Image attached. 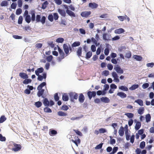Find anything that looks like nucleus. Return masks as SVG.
Segmentation results:
<instances>
[{
    "mask_svg": "<svg viewBox=\"0 0 154 154\" xmlns=\"http://www.w3.org/2000/svg\"><path fill=\"white\" fill-rule=\"evenodd\" d=\"M66 12L71 17H76L75 14L72 11L70 10L67 9L66 11Z\"/></svg>",
    "mask_w": 154,
    "mask_h": 154,
    "instance_id": "nucleus-19",
    "label": "nucleus"
},
{
    "mask_svg": "<svg viewBox=\"0 0 154 154\" xmlns=\"http://www.w3.org/2000/svg\"><path fill=\"white\" fill-rule=\"evenodd\" d=\"M14 147L12 149V150L14 152H16L20 151L21 149V146L20 144H17L15 143H13Z\"/></svg>",
    "mask_w": 154,
    "mask_h": 154,
    "instance_id": "nucleus-3",
    "label": "nucleus"
},
{
    "mask_svg": "<svg viewBox=\"0 0 154 154\" xmlns=\"http://www.w3.org/2000/svg\"><path fill=\"white\" fill-rule=\"evenodd\" d=\"M53 17L55 20H57L59 18V16L57 13H55L53 14Z\"/></svg>",
    "mask_w": 154,
    "mask_h": 154,
    "instance_id": "nucleus-57",
    "label": "nucleus"
},
{
    "mask_svg": "<svg viewBox=\"0 0 154 154\" xmlns=\"http://www.w3.org/2000/svg\"><path fill=\"white\" fill-rule=\"evenodd\" d=\"M57 114L58 116H66L67 115V114L66 113H65L61 111H59L57 112Z\"/></svg>",
    "mask_w": 154,
    "mask_h": 154,
    "instance_id": "nucleus-36",
    "label": "nucleus"
},
{
    "mask_svg": "<svg viewBox=\"0 0 154 154\" xmlns=\"http://www.w3.org/2000/svg\"><path fill=\"white\" fill-rule=\"evenodd\" d=\"M41 18V16L40 15H37L36 16V19L35 20L36 22H41L42 24H44L45 22L46 18L45 17L43 16Z\"/></svg>",
    "mask_w": 154,
    "mask_h": 154,
    "instance_id": "nucleus-1",
    "label": "nucleus"
},
{
    "mask_svg": "<svg viewBox=\"0 0 154 154\" xmlns=\"http://www.w3.org/2000/svg\"><path fill=\"white\" fill-rule=\"evenodd\" d=\"M85 99V97L83 94L82 93L80 94L79 97V101L80 103H83Z\"/></svg>",
    "mask_w": 154,
    "mask_h": 154,
    "instance_id": "nucleus-20",
    "label": "nucleus"
},
{
    "mask_svg": "<svg viewBox=\"0 0 154 154\" xmlns=\"http://www.w3.org/2000/svg\"><path fill=\"white\" fill-rule=\"evenodd\" d=\"M64 41V39L63 38H57L56 40V42L57 43H63Z\"/></svg>",
    "mask_w": 154,
    "mask_h": 154,
    "instance_id": "nucleus-48",
    "label": "nucleus"
},
{
    "mask_svg": "<svg viewBox=\"0 0 154 154\" xmlns=\"http://www.w3.org/2000/svg\"><path fill=\"white\" fill-rule=\"evenodd\" d=\"M141 126V123L139 122H137L135 125V128L136 130H138L140 127Z\"/></svg>",
    "mask_w": 154,
    "mask_h": 154,
    "instance_id": "nucleus-33",
    "label": "nucleus"
},
{
    "mask_svg": "<svg viewBox=\"0 0 154 154\" xmlns=\"http://www.w3.org/2000/svg\"><path fill=\"white\" fill-rule=\"evenodd\" d=\"M119 89L123 91H127L128 90V88L124 86H121L119 87Z\"/></svg>",
    "mask_w": 154,
    "mask_h": 154,
    "instance_id": "nucleus-42",
    "label": "nucleus"
},
{
    "mask_svg": "<svg viewBox=\"0 0 154 154\" xmlns=\"http://www.w3.org/2000/svg\"><path fill=\"white\" fill-rule=\"evenodd\" d=\"M63 49L64 51L66 54V56L69 54V47L66 44H64L63 45Z\"/></svg>",
    "mask_w": 154,
    "mask_h": 154,
    "instance_id": "nucleus-8",
    "label": "nucleus"
},
{
    "mask_svg": "<svg viewBox=\"0 0 154 154\" xmlns=\"http://www.w3.org/2000/svg\"><path fill=\"white\" fill-rule=\"evenodd\" d=\"M54 97V100L56 101H58L59 100V97L57 93H56L55 94Z\"/></svg>",
    "mask_w": 154,
    "mask_h": 154,
    "instance_id": "nucleus-58",
    "label": "nucleus"
},
{
    "mask_svg": "<svg viewBox=\"0 0 154 154\" xmlns=\"http://www.w3.org/2000/svg\"><path fill=\"white\" fill-rule=\"evenodd\" d=\"M48 4V3L47 1L45 2L42 5V8L43 9H45L47 7Z\"/></svg>",
    "mask_w": 154,
    "mask_h": 154,
    "instance_id": "nucleus-38",
    "label": "nucleus"
},
{
    "mask_svg": "<svg viewBox=\"0 0 154 154\" xmlns=\"http://www.w3.org/2000/svg\"><path fill=\"white\" fill-rule=\"evenodd\" d=\"M139 87V85L138 84H134L133 85H132L130 87L129 89L131 90H133L135 89L136 88H137Z\"/></svg>",
    "mask_w": 154,
    "mask_h": 154,
    "instance_id": "nucleus-31",
    "label": "nucleus"
},
{
    "mask_svg": "<svg viewBox=\"0 0 154 154\" xmlns=\"http://www.w3.org/2000/svg\"><path fill=\"white\" fill-rule=\"evenodd\" d=\"M135 102L137 103L140 106H142L143 105V102L141 99H137L136 100Z\"/></svg>",
    "mask_w": 154,
    "mask_h": 154,
    "instance_id": "nucleus-35",
    "label": "nucleus"
},
{
    "mask_svg": "<svg viewBox=\"0 0 154 154\" xmlns=\"http://www.w3.org/2000/svg\"><path fill=\"white\" fill-rule=\"evenodd\" d=\"M103 39L105 40L109 41L111 40L112 37L110 34L104 33L103 35Z\"/></svg>",
    "mask_w": 154,
    "mask_h": 154,
    "instance_id": "nucleus-6",
    "label": "nucleus"
},
{
    "mask_svg": "<svg viewBox=\"0 0 154 154\" xmlns=\"http://www.w3.org/2000/svg\"><path fill=\"white\" fill-rule=\"evenodd\" d=\"M25 20L27 23H29L31 20L30 15H28L25 17Z\"/></svg>",
    "mask_w": 154,
    "mask_h": 154,
    "instance_id": "nucleus-37",
    "label": "nucleus"
},
{
    "mask_svg": "<svg viewBox=\"0 0 154 154\" xmlns=\"http://www.w3.org/2000/svg\"><path fill=\"white\" fill-rule=\"evenodd\" d=\"M45 90L44 89H41L38 90V91L37 93V95L38 97H40L42 96V97L44 98L45 97L43 95Z\"/></svg>",
    "mask_w": 154,
    "mask_h": 154,
    "instance_id": "nucleus-10",
    "label": "nucleus"
},
{
    "mask_svg": "<svg viewBox=\"0 0 154 154\" xmlns=\"http://www.w3.org/2000/svg\"><path fill=\"white\" fill-rule=\"evenodd\" d=\"M119 19L121 21H123L125 20L126 19V17L123 16H120L118 17Z\"/></svg>",
    "mask_w": 154,
    "mask_h": 154,
    "instance_id": "nucleus-61",
    "label": "nucleus"
},
{
    "mask_svg": "<svg viewBox=\"0 0 154 154\" xmlns=\"http://www.w3.org/2000/svg\"><path fill=\"white\" fill-rule=\"evenodd\" d=\"M42 105V103L40 101H37L35 103V105L37 108H39Z\"/></svg>",
    "mask_w": 154,
    "mask_h": 154,
    "instance_id": "nucleus-41",
    "label": "nucleus"
},
{
    "mask_svg": "<svg viewBox=\"0 0 154 154\" xmlns=\"http://www.w3.org/2000/svg\"><path fill=\"white\" fill-rule=\"evenodd\" d=\"M58 12L60 15L63 17H65L66 16V13L65 11L63 9H58Z\"/></svg>",
    "mask_w": 154,
    "mask_h": 154,
    "instance_id": "nucleus-17",
    "label": "nucleus"
},
{
    "mask_svg": "<svg viewBox=\"0 0 154 154\" xmlns=\"http://www.w3.org/2000/svg\"><path fill=\"white\" fill-rule=\"evenodd\" d=\"M100 100L102 102L106 103H108L110 101L109 99L106 97H102L100 98Z\"/></svg>",
    "mask_w": 154,
    "mask_h": 154,
    "instance_id": "nucleus-25",
    "label": "nucleus"
},
{
    "mask_svg": "<svg viewBox=\"0 0 154 154\" xmlns=\"http://www.w3.org/2000/svg\"><path fill=\"white\" fill-rule=\"evenodd\" d=\"M144 110V107H142L140 108L138 110V114L142 115L143 113Z\"/></svg>",
    "mask_w": 154,
    "mask_h": 154,
    "instance_id": "nucleus-39",
    "label": "nucleus"
},
{
    "mask_svg": "<svg viewBox=\"0 0 154 154\" xmlns=\"http://www.w3.org/2000/svg\"><path fill=\"white\" fill-rule=\"evenodd\" d=\"M30 14L31 15V19L32 22H34L35 20V12L34 10H32L30 12Z\"/></svg>",
    "mask_w": 154,
    "mask_h": 154,
    "instance_id": "nucleus-15",
    "label": "nucleus"
},
{
    "mask_svg": "<svg viewBox=\"0 0 154 154\" xmlns=\"http://www.w3.org/2000/svg\"><path fill=\"white\" fill-rule=\"evenodd\" d=\"M114 69L118 74H122L124 72L123 70L121 68L119 65H117L116 66Z\"/></svg>",
    "mask_w": 154,
    "mask_h": 154,
    "instance_id": "nucleus-5",
    "label": "nucleus"
},
{
    "mask_svg": "<svg viewBox=\"0 0 154 154\" xmlns=\"http://www.w3.org/2000/svg\"><path fill=\"white\" fill-rule=\"evenodd\" d=\"M87 94L90 100H91L92 97H94L96 96V93L95 91H89L87 92Z\"/></svg>",
    "mask_w": 154,
    "mask_h": 154,
    "instance_id": "nucleus-11",
    "label": "nucleus"
},
{
    "mask_svg": "<svg viewBox=\"0 0 154 154\" xmlns=\"http://www.w3.org/2000/svg\"><path fill=\"white\" fill-rule=\"evenodd\" d=\"M125 134L126 136V138L127 140H130V136L128 134V130H127L125 131Z\"/></svg>",
    "mask_w": 154,
    "mask_h": 154,
    "instance_id": "nucleus-43",
    "label": "nucleus"
},
{
    "mask_svg": "<svg viewBox=\"0 0 154 154\" xmlns=\"http://www.w3.org/2000/svg\"><path fill=\"white\" fill-rule=\"evenodd\" d=\"M125 115L129 119L132 118L134 116V114L131 113H126L125 114Z\"/></svg>",
    "mask_w": 154,
    "mask_h": 154,
    "instance_id": "nucleus-34",
    "label": "nucleus"
},
{
    "mask_svg": "<svg viewBox=\"0 0 154 154\" xmlns=\"http://www.w3.org/2000/svg\"><path fill=\"white\" fill-rule=\"evenodd\" d=\"M73 131L78 135L80 136H82V133L79 131L75 129H74Z\"/></svg>",
    "mask_w": 154,
    "mask_h": 154,
    "instance_id": "nucleus-60",
    "label": "nucleus"
},
{
    "mask_svg": "<svg viewBox=\"0 0 154 154\" xmlns=\"http://www.w3.org/2000/svg\"><path fill=\"white\" fill-rule=\"evenodd\" d=\"M125 32V30L122 28L116 29L115 30L114 32L116 33L121 34Z\"/></svg>",
    "mask_w": 154,
    "mask_h": 154,
    "instance_id": "nucleus-22",
    "label": "nucleus"
},
{
    "mask_svg": "<svg viewBox=\"0 0 154 154\" xmlns=\"http://www.w3.org/2000/svg\"><path fill=\"white\" fill-rule=\"evenodd\" d=\"M46 85L45 82H44L41 83L37 87V89L39 90V89H42V88Z\"/></svg>",
    "mask_w": 154,
    "mask_h": 154,
    "instance_id": "nucleus-29",
    "label": "nucleus"
},
{
    "mask_svg": "<svg viewBox=\"0 0 154 154\" xmlns=\"http://www.w3.org/2000/svg\"><path fill=\"white\" fill-rule=\"evenodd\" d=\"M151 116L149 114H148L146 115V122H148L150 121Z\"/></svg>",
    "mask_w": 154,
    "mask_h": 154,
    "instance_id": "nucleus-45",
    "label": "nucleus"
},
{
    "mask_svg": "<svg viewBox=\"0 0 154 154\" xmlns=\"http://www.w3.org/2000/svg\"><path fill=\"white\" fill-rule=\"evenodd\" d=\"M133 57L137 61H141L142 59V57L141 56L137 55H134L133 56Z\"/></svg>",
    "mask_w": 154,
    "mask_h": 154,
    "instance_id": "nucleus-26",
    "label": "nucleus"
},
{
    "mask_svg": "<svg viewBox=\"0 0 154 154\" xmlns=\"http://www.w3.org/2000/svg\"><path fill=\"white\" fill-rule=\"evenodd\" d=\"M82 48L81 47H79L78 48L77 51V55L79 56L80 57L82 56Z\"/></svg>",
    "mask_w": 154,
    "mask_h": 154,
    "instance_id": "nucleus-27",
    "label": "nucleus"
},
{
    "mask_svg": "<svg viewBox=\"0 0 154 154\" xmlns=\"http://www.w3.org/2000/svg\"><path fill=\"white\" fill-rule=\"evenodd\" d=\"M145 146V142L144 141H142L140 143V146L141 149H143L144 148Z\"/></svg>",
    "mask_w": 154,
    "mask_h": 154,
    "instance_id": "nucleus-53",
    "label": "nucleus"
},
{
    "mask_svg": "<svg viewBox=\"0 0 154 154\" xmlns=\"http://www.w3.org/2000/svg\"><path fill=\"white\" fill-rule=\"evenodd\" d=\"M19 76L20 78L24 79H28L29 77L28 75L24 72H20L19 74Z\"/></svg>",
    "mask_w": 154,
    "mask_h": 154,
    "instance_id": "nucleus-14",
    "label": "nucleus"
},
{
    "mask_svg": "<svg viewBox=\"0 0 154 154\" xmlns=\"http://www.w3.org/2000/svg\"><path fill=\"white\" fill-rule=\"evenodd\" d=\"M44 71V69L42 67H40L37 69L35 71V73L36 75H38L40 73H42Z\"/></svg>",
    "mask_w": 154,
    "mask_h": 154,
    "instance_id": "nucleus-18",
    "label": "nucleus"
},
{
    "mask_svg": "<svg viewBox=\"0 0 154 154\" xmlns=\"http://www.w3.org/2000/svg\"><path fill=\"white\" fill-rule=\"evenodd\" d=\"M69 96L70 100L72 102H74V100L77 99L78 95L75 92H71L69 93Z\"/></svg>",
    "mask_w": 154,
    "mask_h": 154,
    "instance_id": "nucleus-2",
    "label": "nucleus"
},
{
    "mask_svg": "<svg viewBox=\"0 0 154 154\" xmlns=\"http://www.w3.org/2000/svg\"><path fill=\"white\" fill-rule=\"evenodd\" d=\"M23 18L22 16H20L18 18V23L19 24H21L22 23Z\"/></svg>",
    "mask_w": 154,
    "mask_h": 154,
    "instance_id": "nucleus-55",
    "label": "nucleus"
},
{
    "mask_svg": "<svg viewBox=\"0 0 154 154\" xmlns=\"http://www.w3.org/2000/svg\"><path fill=\"white\" fill-rule=\"evenodd\" d=\"M22 12V10L21 8L17 9L16 11V14L17 15L20 14Z\"/></svg>",
    "mask_w": 154,
    "mask_h": 154,
    "instance_id": "nucleus-59",
    "label": "nucleus"
},
{
    "mask_svg": "<svg viewBox=\"0 0 154 154\" xmlns=\"http://www.w3.org/2000/svg\"><path fill=\"white\" fill-rule=\"evenodd\" d=\"M62 99L64 101H67L69 100V97L66 94H64L62 96Z\"/></svg>",
    "mask_w": 154,
    "mask_h": 154,
    "instance_id": "nucleus-30",
    "label": "nucleus"
},
{
    "mask_svg": "<svg viewBox=\"0 0 154 154\" xmlns=\"http://www.w3.org/2000/svg\"><path fill=\"white\" fill-rule=\"evenodd\" d=\"M103 144V143H101L99 145H98L95 147V149H101L102 147Z\"/></svg>",
    "mask_w": 154,
    "mask_h": 154,
    "instance_id": "nucleus-54",
    "label": "nucleus"
},
{
    "mask_svg": "<svg viewBox=\"0 0 154 154\" xmlns=\"http://www.w3.org/2000/svg\"><path fill=\"white\" fill-rule=\"evenodd\" d=\"M32 81V80L30 79H25L24 80L23 82V83L24 84L27 85L31 83Z\"/></svg>",
    "mask_w": 154,
    "mask_h": 154,
    "instance_id": "nucleus-32",
    "label": "nucleus"
},
{
    "mask_svg": "<svg viewBox=\"0 0 154 154\" xmlns=\"http://www.w3.org/2000/svg\"><path fill=\"white\" fill-rule=\"evenodd\" d=\"M60 54V56L57 58V60L59 62L61 61L62 60L64 59L65 57V54L63 52L59 53Z\"/></svg>",
    "mask_w": 154,
    "mask_h": 154,
    "instance_id": "nucleus-16",
    "label": "nucleus"
},
{
    "mask_svg": "<svg viewBox=\"0 0 154 154\" xmlns=\"http://www.w3.org/2000/svg\"><path fill=\"white\" fill-rule=\"evenodd\" d=\"M119 133L120 136L122 137L124 134V128L121 126L119 131Z\"/></svg>",
    "mask_w": 154,
    "mask_h": 154,
    "instance_id": "nucleus-23",
    "label": "nucleus"
},
{
    "mask_svg": "<svg viewBox=\"0 0 154 154\" xmlns=\"http://www.w3.org/2000/svg\"><path fill=\"white\" fill-rule=\"evenodd\" d=\"M71 141L74 143L75 145L78 146V144H79L81 143V140L78 136H75L74 139H72Z\"/></svg>",
    "mask_w": 154,
    "mask_h": 154,
    "instance_id": "nucleus-4",
    "label": "nucleus"
},
{
    "mask_svg": "<svg viewBox=\"0 0 154 154\" xmlns=\"http://www.w3.org/2000/svg\"><path fill=\"white\" fill-rule=\"evenodd\" d=\"M92 55V52L91 51H89L86 53V58L87 59H89L91 57Z\"/></svg>",
    "mask_w": 154,
    "mask_h": 154,
    "instance_id": "nucleus-50",
    "label": "nucleus"
},
{
    "mask_svg": "<svg viewBox=\"0 0 154 154\" xmlns=\"http://www.w3.org/2000/svg\"><path fill=\"white\" fill-rule=\"evenodd\" d=\"M44 111L46 112L51 113L52 112L51 110L48 107H46L44 109Z\"/></svg>",
    "mask_w": 154,
    "mask_h": 154,
    "instance_id": "nucleus-46",
    "label": "nucleus"
},
{
    "mask_svg": "<svg viewBox=\"0 0 154 154\" xmlns=\"http://www.w3.org/2000/svg\"><path fill=\"white\" fill-rule=\"evenodd\" d=\"M57 134V131L54 130H50L49 132V134L51 136H53L56 135Z\"/></svg>",
    "mask_w": 154,
    "mask_h": 154,
    "instance_id": "nucleus-28",
    "label": "nucleus"
},
{
    "mask_svg": "<svg viewBox=\"0 0 154 154\" xmlns=\"http://www.w3.org/2000/svg\"><path fill=\"white\" fill-rule=\"evenodd\" d=\"M48 20L51 22H52L54 20V17L53 15L52 14H50L48 17Z\"/></svg>",
    "mask_w": 154,
    "mask_h": 154,
    "instance_id": "nucleus-49",
    "label": "nucleus"
},
{
    "mask_svg": "<svg viewBox=\"0 0 154 154\" xmlns=\"http://www.w3.org/2000/svg\"><path fill=\"white\" fill-rule=\"evenodd\" d=\"M69 109L68 107L66 105H63L61 107V109L66 111L68 110Z\"/></svg>",
    "mask_w": 154,
    "mask_h": 154,
    "instance_id": "nucleus-64",
    "label": "nucleus"
},
{
    "mask_svg": "<svg viewBox=\"0 0 154 154\" xmlns=\"http://www.w3.org/2000/svg\"><path fill=\"white\" fill-rule=\"evenodd\" d=\"M99 131L100 133H103L106 132V129L104 128H101L99 130Z\"/></svg>",
    "mask_w": 154,
    "mask_h": 154,
    "instance_id": "nucleus-62",
    "label": "nucleus"
},
{
    "mask_svg": "<svg viewBox=\"0 0 154 154\" xmlns=\"http://www.w3.org/2000/svg\"><path fill=\"white\" fill-rule=\"evenodd\" d=\"M43 75H39L38 76L37 79L39 81H42L44 79H45L46 78V74L45 73H44L43 74Z\"/></svg>",
    "mask_w": 154,
    "mask_h": 154,
    "instance_id": "nucleus-12",
    "label": "nucleus"
},
{
    "mask_svg": "<svg viewBox=\"0 0 154 154\" xmlns=\"http://www.w3.org/2000/svg\"><path fill=\"white\" fill-rule=\"evenodd\" d=\"M17 6V4L15 2H13L11 4V8L13 9H15Z\"/></svg>",
    "mask_w": 154,
    "mask_h": 154,
    "instance_id": "nucleus-63",
    "label": "nucleus"
},
{
    "mask_svg": "<svg viewBox=\"0 0 154 154\" xmlns=\"http://www.w3.org/2000/svg\"><path fill=\"white\" fill-rule=\"evenodd\" d=\"M80 43L79 42H75L72 45V47L78 46L80 45Z\"/></svg>",
    "mask_w": 154,
    "mask_h": 154,
    "instance_id": "nucleus-40",
    "label": "nucleus"
},
{
    "mask_svg": "<svg viewBox=\"0 0 154 154\" xmlns=\"http://www.w3.org/2000/svg\"><path fill=\"white\" fill-rule=\"evenodd\" d=\"M88 5L89 7L92 9L96 8L98 6V4L94 2H90Z\"/></svg>",
    "mask_w": 154,
    "mask_h": 154,
    "instance_id": "nucleus-13",
    "label": "nucleus"
},
{
    "mask_svg": "<svg viewBox=\"0 0 154 154\" xmlns=\"http://www.w3.org/2000/svg\"><path fill=\"white\" fill-rule=\"evenodd\" d=\"M6 120V118L4 116H2L0 118V123H2Z\"/></svg>",
    "mask_w": 154,
    "mask_h": 154,
    "instance_id": "nucleus-47",
    "label": "nucleus"
},
{
    "mask_svg": "<svg viewBox=\"0 0 154 154\" xmlns=\"http://www.w3.org/2000/svg\"><path fill=\"white\" fill-rule=\"evenodd\" d=\"M43 102L45 106L47 107L49 106V102L47 98H45L43 100Z\"/></svg>",
    "mask_w": 154,
    "mask_h": 154,
    "instance_id": "nucleus-21",
    "label": "nucleus"
},
{
    "mask_svg": "<svg viewBox=\"0 0 154 154\" xmlns=\"http://www.w3.org/2000/svg\"><path fill=\"white\" fill-rule=\"evenodd\" d=\"M83 117V115H82L78 117H72L71 118V120H75L78 119L82 118Z\"/></svg>",
    "mask_w": 154,
    "mask_h": 154,
    "instance_id": "nucleus-56",
    "label": "nucleus"
},
{
    "mask_svg": "<svg viewBox=\"0 0 154 154\" xmlns=\"http://www.w3.org/2000/svg\"><path fill=\"white\" fill-rule=\"evenodd\" d=\"M91 12L90 11H83L81 13V15L83 17H87L91 14Z\"/></svg>",
    "mask_w": 154,
    "mask_h": 154,
    "instance_id": "nucleus-9",
    "label": "nucleus"
},
{
    "mask_svg": "<svg viewBox=\"0 0 154 154\" xmlns=\"http://www.w3.org/2000/svg\"><path fill=\"white\" fill-rule=\"evenodd\" d=\"M112 77L114 78V81L117 82L119 83V80L118 78V76L117 74L115 72H113L112 73Z\"/></svg>",
    "mask_w": 154,
    "mask_h": 154,
    "instance_id": "nucleus-7",
    "label": "nucleus"
},
{
    "mask_svg": "<svg viewBox=\"0 0 154 154\" xmlns=\"http://www.w3.org/2000/svg\"><path fill=\"white\" fill-rule=\"evenodd\" d=\"M131 56V52L130 51H128L127 52L125 55V57L127 58H130Z\"/></svg>",
    "mask_w": 154,
    "mask_h": 154,
    "instance_id": "nucleus-52",
    "label": "nucleus"
},
{
    "mask_svg": "<svg viewBox=\"0 0 154 154\" xmlns=\"http://www.w3.org/2000/svg\"><path fill=\"white\" fill-rule=\"evenodd\" d=\"M117 95L119 96L122 98H125L127 97V95L124 93L122 92L118 93Z\"/></svg>",
    "mask_w": 154,
    "mask_h": 154,
    "instance_id": "nucleus-24",
    "label": "nucleus"
},
{
    "mask_svg": "<svg viewBox=\"0 0 154 154\" xmlns=\"http://www.w3.org/2000/svg\"><path fill=\"white\" fill-rule=\"evenodd\" d=\"M8 5V2L6 1H3L1 3L0 5L1 6H7Z\"/></svg>",
    "mask_w": 154,
    "mask_h": 154,
    "instance_id": "nucleus-44",
    "label": "nucleus"
},
{
    "mask_svg": "<svg viewBox=\"0 0 154 154\" xmlns=\"http://www.w3.org/2000/svg\"><path fill=\"white\" fill-rule=\"evenodd\" d=\"M53 56L51 55H49L46 58L48 62H51L53 59Z\"/></svg>",
    "mask_w": 154,
    "mask_h": 154,
    "instance_id": "nucleus-51",
    "label": "nucleus"
}]
</instances>
